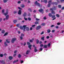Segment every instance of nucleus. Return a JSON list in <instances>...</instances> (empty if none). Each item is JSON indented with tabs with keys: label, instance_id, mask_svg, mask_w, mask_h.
Here are the masks:
<instances>
[{
	"label": "nucleus",
	"instance_id": "31",
	"mask_svg": "<svg viewBox=\"0 0 64 64\" xmlns=\"http://www.w3.org/2000/svg\"><path fill=\"white\" fill-rule=\"evenodd\" d=\"M41 25L43 26H45V24L44 23H42L41 24Z\"/></svg>",
	"mask_w": 64,
	"mask_h": 64
},
{
	"label": "nucleus",
	"instance_id": "7",
	"mask_svg": "<svg viewBox=\"0 0 64 64\" xmlns=\"http://www.w3.org/2000/svg\"><path fill=\"white\" fill-rule=\"evenodd\" d=\"M0 62L1 63L3 64H5V60H0Z\"/></svg>",
	"mask_w": 64,
	"mask_h": 64
},
{
	"label": "nucleus",
	"instance_id": "61",
	"mask_svg": "<svg viewBox=\"0 0 64 64\" xmlns=\"http://www.w3.org/2000/svg\"><path fill=\"white\" fill-rule=\"evenodd\" d=\"M30 0H29L28 1V3H30Z\"/></svg>",
	"mask_w": 64,
	"mask_h": 64
},
{
	"label": "nucleus",
	"instance_id": "3",
	"mask_svg": "<svg viewBox=\"0 0 64 64\" xmlns=\"http://www.w3.org/2000/svg\"><path fill=\"white\" fill-rule=\"evenodd\" d=\"M36 22H35L34 23L35 24H39V22H38L37 21H39L40 20V19L37 18H36Z\"/></svg>",
	"mask_w": 64,
	"mask_h": 64
},
{
	"label": "nucleus",
	"instance_id": "55",
	"mask_svg": "<svg viewBox=\"0 0 64 64\" xmlns=\"http://www.w3.org/2000/svg\"><path fill=\"white\" fill-rule=\"evenodd\" d=\"M20 38L21 40H22V39H23V37H22V36H21L20 37Z\"/></svg>",
	"mask_w": 64,
	"mask_h": 64
},
{
	"label": "nucleus",
	"instance_id": "16",
	"mask_svg": "<svg viewBox=\"0 0 64 64\" xmlns=\"http://www.w3.org/2000/svg\"><path fill=\"white\" fill-rule=\"evenodd\" d=\"M32 45L30 44V45H29L28 46V47L30 49L32 50V48H31V47H32Z\"/></svg>",
	"mask_w": 64,
	"mask_h": 64
},
{
	"label": "nucleus",
	"instance_id": "35",
	"mask_svg": "<svg viewBox=\"0 0 64 64\" xmlns=\"http://www.w3.org/2000/svg\"><path fill=\"white\" fill-rule=\"evenodd\" d=\"M8 12H6L5 13H4V15L5 16H6V15H7V14H8Z\"/></svg>",
	"mask_w": 64,
	"mask_h": 64
},
{
	"label": "nucleus",
	"instance_id": "50",
	"mask_svg": "<svg viewBox=\"0 0 64 64\" xmlns=\"http://www.w3.org/2000/svg\"><path fill=\"white\" fill-rule=\"evenodd\" d=\"M44 31L42 32V33L40 34L41 35H42V34H44Z\"/></svg>",
	"mask_w": 64,
	"mask_h": 64
},
{
	"label": "nucleus",
	"instance_id": "21",
	"mask_svg": "<svg viewBox=\"0 0 64 64\" xmlns=\"http://www.w3.org/2000/svg\"><path fill=\"white\" fill-rule=\"evenodd\" d=\"M5 31L4 30H2V34H4V33H5Z\"/></svg>",
	"mask_w": 64,
	"mask_h": 64
},
{
	"label": "nucleus",
	"instance_id": "25",
	"mask_svg": "<svg viewBox=\"0 0 64 64\" xmlns=\"http://www.w3.org/2000/svg\"><path fill=\"white\" fill-rule=\"evenodd\" d=\"M44 38H45V36H44L42 37L41 38V40H43V41H44Z\"/></svg>",
	"mask_w": 64,
	"mask_h": 64
},
{
	"label": "nucleus",
	"instance_id": "27",
	"mask_svg": "<svg viewBox=\"0 0 64 64\" xmlns=\"http://www.w3.org/2000/svg\"><path fill=\"white\" fill-rule=\"evenodd\" d=\"M17 20H13L14 23H16L17 22Z\"/></svg>",
	"mask_w": 64,
	"mask_h": 64
},
{
	"label": "nucleus",
	"instance_id": "46",
	"mask_svg": "<svg viewBox=\"0 0 64 64\" xmlns=\"http://www.w3.org/2000/svg\"><path fill=\"white\" fill-rule=\"evenodd\" d=\"M43 46V44H41L40 45V47H42Z\"/></svg>",
	"mask_w": 64,
	"mask_h": 64
},
{
	"label": "nucleus",
	"instance_id": "60",
	"mask_svg": "<svg viewBox=\"0 0 64 64\" xmlns=\"http://www.w3.org/2000/svg\"><path fill=\"white\" fill-rule=\"evenodd\" d=\"M30 42H33V41L32 40H30Z\"/></svg>",
	"mask_w": 64,
	"mask_h": 64
},
{
	"label": "nucleus",
	"instance_id": "28",
	"mask_svg": "<svg viewBox=\"0 0 64 64\" xmlns=\"http://www.w3.org/2000/svg\"><path fill=\"white\" fill-rule=\"evenodd\" d=\"M8 1V0H4L3 2L4 3H7V2Z\"/></svg>",
	"mask_w": 64,
	"mask_h": 64
},
{
	"label": "nucleus",
	"instance_id": "36",
	"mask_svg": "<svg viewBox=\"0 0 64 64\" xmlns=\"http://www.w3.org/2000/svg\"><path fill=\"white\" fill-rule=\"evenodd\" d=\"M8 34V33L6 32L4 34V36H6V35H7Z\"/></svg>",
	"mask_w": 64,
	"mask_h": 64
},
{
	"label": "nucleus",
	"instance_id": "40",
	"mask_svg": "<svg viewBox=\"0 0 64 64\" xmlns=\"http://www.w3.org/2000/svg\"><path fill=\"white\" fill-rule=\"evenodd\" d=\"M3 54H0V57H3Z\"/></svg>",
	"mask_w": 64,
	"mask_h": 64
},
{
	"label": "nucleus",
	"instance_id": "4",
	"mask_svg": "<svg viewBox=\"0 0 64 64\" xmlns=\"http://www.w3.org/2000/svg\"><path fill=\"white\" fill-rule=\"evenodd\" d=\"M41 28V26H37L36 28V29L37 30H39Z\"/></svg>",
	"mask_w": 64,
	"mask_h": 64
},
{
	"label": "nucleus",
	"instance_id": "23",
	"mask_svg": "<svg viewBox=\"0 0 64 64\" xmlns=\"http://www.w3.org/2000/svg\"><path fill=\"white\" fill-rule=\"evenodd\" d=\"M43 2H44L46 4L47 3L48 1L47 0H44Z\"/></svg>",
	"mask_w": 64,
	"mask_h": 64
},
{
	"label": "nucleus",
	"instance_id": "34",
	"mask_svg": "<svg viewBox=\"0 0 64 64\" xmlns=\"http://www.w3.org/2000/svg\"><path fill=\"white\" fill-rule=\"evenodd\" d=\"M54 4H55V5H58V3L56 2H54Z\"/></svg>",
	"mask_w": 64,
	"mask_h": 64
},
{
	"label": "nucleus",
	"instance_id": "14",
	"mask_svg": "<svg viewBox=\"0 0 64 64\" xmlns=\"http://www.w3.org/2000/svg\"><path fill=\"white\" fill-rule=\"evenodd\" d=\"M18 14L19 15H21V10H19L18 12Z\"/></svg>",
	"mask_w": 64,
	"mask_h": 64
},
{
	"label": "nucleus",
	"instance_id": "45",
	"mask_svg": "<svg viewBox=\"0 0 64 64\" xmlns=\"http://www.w3.org/2000/svg\"><path fill=\"white\" fill-rule=\"evenodd\" d=\"M21 57V55H20V54H19L18 55V58H20Z\"/></svg>",
	"mask_w": 64,
	"mask_h": 64
},
{
	"label": "nucleus",
	"instance_id": "49",
	"mask_svg": "<svg viewBox=\"0 0 64 64\" xmlns=\"http://www.w3.org/2000/svg\"><path fill=\"white\" fill-rule=\"evenodd\" d=\"M51 45V44H50V43H49L48 44V47H49Z\"/></svg>",
	"mask_w": 64,
	"mask_h": 64
},
{
	"label": "nucleus",
	"instance_id": "64",
	"mask_svg": "<svg viewBox=\"0 0 64 64\" xmlns=\"http://www.w3.org/2000/svg\"><path fill=\"white\" fill-rule=\"evenodd\" d=\"M49 36H47L46 37V39H49Z\"/></svg>",
	"mask_w": 64,
	"mask_h": 64
},
{
	"label": "nucleus",
	"instance_id": "37",
	"mask_svg": "<svg viewBox=\"0 0 64 64\" xmlns=\"http://www.w3.org/2000/svg\"><path fill=\"white\" fill-rule=\"evenodd\" d=\"M24 36V34L22 33L21 34V37H23Z\"/></svg>",
	"mask_w": 64,
	"mask_h": 64
},
{
	"label": "nucleus",
	"instance_id": "18",
	"mask_svg": "<svg viewBox=\"0 0 64 64\" xmlns=\"http://www.w3.org/2000/svg\"><path fill=\"white\" fill-rule=\"evenodd\" d=\"M51 32V30H50L48 29V30H47V32L48 33H49Z\"/></svg>",
	"mask_w": 64,
	"mask_h": 64
},
{
	"label": "nucleus",
	"instance_id": "42",
	"mask_svg": "<svg viewBox=\"0 0 64 64\" xmlns=\"http://www.w3.org/2000/svg\"><path fill=\"white\" fill-rule=\"evenodd\" d=\"M20 29L22 30L23 29V27L22 26H20Z\"/></svg>",
	"mask_w": 64,
	"mask_h": 64
},
{
	"label": "nucleus",
	"instance_id": "51",
	"mask_svg": "<svg viewBox=\"0 0 64 64\" xmlns=\"http://www.w3.org/2000/svg\"><path fill=\"white\" fill-rule=\"evenodd\" d=\"M24 19L26 21H27V18H25V17L24 18Z\"/></svg>",
	"mask_w": 64,
	"mask_h": 64
},
{
	"label": "nucleus",
	"instance_id": "44",
	"mask_svg": "<svg viewBox=\"0 0 64 64\" xmlns=\"http://www.w3.org/2000/svg\"><path fill=\"white\" fill-rule=\"evenodd\" d=\"M28 20H29V21H31V18H28Z\"/></svg>",
	"mask_w": 64,
	"mask_h": 64
},
{
	"label": "nucleus",
	"instance_id": "5",
	"mask_svg": "<svg viewBox=\"0 0 64 64\" xmlns=\"http://www.w3.org/2000/svg\"><path fill=\"white\" fill-rule=\"evenodd\" d=\"M51 17L52 18H54L52 19L53 20H54L56 19V18L55 17V15H52Z\"/></svg>",
	"mask_w": 64,
	"mask_h": 64
},
{
	"label": "nucleus",
	"instance_id": "1",
	"mask_svg": "<svg viewBox=\"0 0 64 64\" xmlns=\"http://www.w3.org/2000/svg\"><path fill=\"white\" fill-rule=\"evenodd\" d=\"M34 6H37L39 7H41L42 6V5L41 4H40L37 1H36L35 2H34Z\"/></svg>",
	"mask_w": 64,
	"mask_h": 64
},
{
	"label": "nucleus",
	"instance_id": "39",
	"mask_svg": "<svg viewBox=\"0 0 64 64\" xmlns=\"http://www.w3.org/2000/svg\"><path fill=\"white\" fill-rule=\"evenodd\" d=\"M56 16L57 17H58V18H59V16H60L58 14H56Z\"/></svg>",
	"mask_w": 64,
	"mask_h": 64
},
{
	"label": "nucleus",
	"instance_id": "38",
	"mask_svg": "<svg viewBox=\"0 0 64 64\" xmlns=\"http://www.w3.org/2000/svg\"><path fill=\"white\" fill-rule=\"evenodd\" d=\"M5 11V10L4 9H3L2 10V13H4Z\"/></svg>",
	"mask_w": 64,
	"mask_h": 64
},
{
	"label": "nucleus",
	"instance_id": "11",
	"mask_svg": "<svg viewBox=\"0 0 64 64\" xmlns=\"http://www.w3.org/2000/svg\"><path fill=\"white\" fill-rule=\"evenodd\" d=\"M20 6L22 8H24L25 7V6L23 4H22L20 5Z\"/></svg>",
	"mask_w": 64,
	"mask_h": 64
},
{
	"label": "nucleus",
	"instance_id": "57",
	"mask_svg": "<svg viewBox=\"0 0 64 64\" xmlns=\"http://www.w3.org/2000/svg\"><path fill=\"white\" fill-rule=\"evenodd\" d=\"M39 43L40 44H42V41H40L39 42Z\"/></svg>",
	"mask_w": 64,
	"mask_h": 64
},
{
	"label": "nucleus",
	"instance_id": "2",
	"mask_svg": "<svg viewBox=\"0 0 64 64\" xmlns=\"http://www.w3.org/2000/svg\"><path fill=\"white\" fill-rule=\"evenodd\" d=\"M48 7H50L51 6V4H52V0H49L48 2Z\"/></svg>",
	"mask_w": 64,
	"mask_h": 64
},
{
	"label": "nucleus",
	"instance_id": "53",
	"mask_svg": "<svg viewBox=\"0 0 64 64\" xmlns=\"http://www.w3.org/2000/svg\"><path fill=\"white\" fill-rule=\"evenodd\" d=\"M56 29H58V28H59V26H56Z\"/></svg>",
	"mask_w": 64,
	"mask_h": 64
},
{
	"label": "nucleus",
	"instance_id": "62",
	"mask_svg": "<svg viewBox=\"0 0 64 64\" xmlns=\"http://www.w3.org/2000/svg\"><path fill=\"white\" fill-rule=\"evenodd\" d=\"M16 54H14L13 55V56H14V57H15V56H16Z\"/></svg>",
	"mask_w": 64,
	"mask_h": 64
},
{
	"label": "nucleus",
	"instance_id": "32",
	"mask_svg": "<svg viewBox=\"0 0 64 64\" xmlns=\"http://www.w3.org/2000/svg\"><path fill=\"white\" fill-rule=\"evenodd\" d=\"M34 51V52H37L38 51V50L36 48H35Z\"/></svg>",
	"mask_w": 64,
	"mask_h": 64
},
{
	"label": "nucleus",
	"instance_id": "47",
	"mask_svg": "<svg viewBox=\"0 0 64 64\" xmlns=\"http://www.w3.org/2000/svg\"><path fill=\"white\" fill-rule=\"evenodd\" d=\"M54 10H57V8L56 7V6H54Z\"/></svg>",
	"mask_w": 64,
	"mask_h": 64
},
{
	"label": "nucleus",
	"instance_id": "15",
	"mask_svg": "<svg viewBox=\"0 0 64 64\" xmlns=\"http://www.w3.org/2000/svg\"><path fill=\"white\" fill-rule=\"evenodd\" d=\"M43 47L44 48H47V45H44Z\"/></svg>",
	"mask_w": 64,
	"mask_h": 64
},
{
	"label": "nucleus",
	"instance_id": "22",
	"mask_svg": "<svg viewBox=\"0 0 64 64\" xmlns=\"http://www.w3.org/2000/svg\"><path fill=\"white\" fill-rule=\"evenodd\" d=\"M4 44L6 46H7V45H8V44H7V42L6 41L4 42Z\"/></svg>",
	"mask_w": 64,
	"mask_h": 64
},
{
	"label": "nucleus",
	"instance_id": "12",
	"mask_svg": "<svg viewBox=\"0 0 64 64\" xmlns=\"http://www.w3.org/2000/svg\"><path fill=\"white\" fill-rule=\"evenodd\" d=\"M30 52V51L29 50H28L26 52V55H28L29 54V52Z\"/></svg>",
	"mask_w": 64,
	"mask_h": 64
},
{
	"label": "nucleus",
	"instance_id": "59",
	"mask_svg": "<svg viewBox=\"0 0 64 64\" xmlns=\"http://www.w3.org/2000/svg\"><path fill=\"white\" fill-rule=\"evenodd\" d=\"M17 52V51L16 50L15 51H14V54H16Z\"/></svg>",
	"mask_w": 64,
	"mask_h": 64
},
{
	"label": "nucleus",
	"instance_id": "9",
	"mask_svg": "<svg viewBox=\"0 0 64 64\" xmlns=\"http://www.w3.org/2000/svg\"><path fill=\"white\" fill-rule=\"evenodd\" d=\"M39 11L40 12H43L44 10H43L42 8H41L39 10Z\"/></svg>",
	"mask_w": 64,
	"mask_h": 64
},
{
	"label": "nucleus",
	"instance_id": "17",
	"mask_svg": "<svg viewBox=\"0 0 64 64\" xmlns=\"http://www.w3.org/2000/svg\"><path fill=\"white\" fill-rule=\"evenodd\" d=\"M9 59L10 60H11L13 59V57L11 56H9Z\"/></svg>",
	"mask_w": 64,
	"mask_h": 64
},
{
	"label": "nucleus",
	"instance_id": "43",
	"mask_svg": "<svg viewBox=\"0 0 64 64\" xmlns=\"http://www.w3.org/2000/svg\"><path fill=\"white\" fill-rule=\"evenodd\" d=\"M52 14H55V12L53 11H52Z\"/></svg>",
	"mask_w": 64,
	"mask_h": 64
},
{
	"label": "nucleus",
	"instance_id": "48",
	"mask_svg": "<svg viewBox=\"0 0 64 64\" xmlns=\"http://www.w3.org/2000/svg\"><path fill=\"white\" fill-rule=\"evenodd\" d=\"M14 14H16L17 13V11H14L13 12Z\"/></svg>",
	"mask_w": 64,
	"mask_h": 64
},
{
	"label": "nucleus",
	"instance_id": "52",
	"mask_svg": "<svg viewBox=\"0 0 64 64\" xmlns=\"http://www.w3.org/2000/svg\"><path fill=\"white\" fill-rule=\"evenodd\" d=\"M39 50H40V51H42V50H43V48H40L39 49Z\"/></svg>",
	"mask_w": 64,
	"mask_h": 64
},
{
	"label": "nucleus",
	"instance_id": "41",
	"mask_svg": "<svg viewBox=\"0 0 64 64\" xmlns=\"http://www.w3.org/2000/svg\"><path fill=\"white\" fill-rule=\"evenodd\" d=\"M48 15L50 17H52V15L50 13H49L48 14Z\"/></svg>",
	"mask_w": 64,
	"mask_h": 64
},
{
	"label": "nucleus",
	"instance_id": "10",
	"mask_svg": "<svg viewBox=\"0 0 64 64\" xmlns=\"http://www.w3.org/2000/svg\"><path fill=\"white\" fill-rule=\"evenodd\" d=\"M9 17V16L8 15L6 16V20H8Z\"/></svg>",
	"mask_w": 64,
	"mask_h": 64
},
{
	"label": "nucleus",
	"instance_id": "56",
	"mask_svg": "<svg viewBox=\"0 0 64 64\" xmlns=\"http://www.w3.org/2000/svg\"><path fill=\"white\" fill-rule=\"evenodd\" d=\"M33 47H34V48L35 49H36V47H35V45H33Z\"/></svg>",
	"mask_w": 64,
	"mask_h": 64
},
{
	"label": "nucleus",
	"instance_id": "29",
	"mask_svg": "<svg viewBox=\"0 0 64 64\" xmlns=\"http://www.w3.org/2000/svg\"><path fill=\"white\" fill-rule=\"evenodd\" d=\"M6 42H7V43H10V41H8V39H6Z\"/></svg>",
	"mask_w": 64,
	"mask_h": 64
},
{
	"label": "nucleus",
	"instance_id": "24",
	"mask_svg": "<svg viewBox=\"0 0 64 64\" xmlns=\"http://www.w3.org/2000/svg\"><path fill=\"white\" fill-rule=\"evenodd\" d=\"M28 10L30 11V12H32V10H31V8H29L28 9Z\"/></svg>",
	"mask_w": 64,
	"mask_h": 64
},
{
	"label": "nucleus",
	"instance_id": "33",
	"mask_svg": "<svg viewBox=\"0 0 64 64\" xmlns=\"http://www.w3.org/2000/svg\"><path fill=\"white\" fill-rule=\"evenodd\" d=\"M27 44L29 46L30 45V43L28 42H27Z\"/></svg>",
	"mask_w": 64,
	"mask_h": 64
},
{
	"label": "nucleus",
	"instance_id": "20",
	"mask_svg": "<svg viewBox=\"0 0 64 64\" xmlns=\"http://www.w3.org/2000/svg\"><path fill=\"white\" fill-rule=\"evenodd\" d=\"M18 61H19V60H14V62H13V63H16V62H18Z\"/></svg>",
	"mask_w": 64,
	"mask_h": 64
},
{
	"label": "nucleus",
	"instance_id": "58",
	"mask_svg": "<svg viewBox=\"0 0 64 64\" xmlns=\"http://www.w3.org/2000/svg\"><path fill=\"white\" fill-rule=\"evenodd\" d=\"M57 2L58 3H60V1L59 0H57Z\"/></svg>",
	"mask_w": 64,
	"mask_h": 64
},
{
	"label": "nucleus",
	"instance_id": "8",
	"mask_svg": "<svg viewBox=\"0 0 64 64\" xmlns=\"http://www.w3.org/2000/svg\"><path fill=\"white\" fill-rule=\"evenodd\" d=\"M26 29L27 31H29V27H26Z\"/></svg>",
	"mask_w": 64,
	"mask_h": 64
},
{
	"label": "nucleus",
	"instance_id": "26",
	"mask_svg": "<svg viewBox=\"0 0 64 64\" xmlns=\"http://www.w3.org/2000/svg\"><path fill=\"white\" fill-rule=\"evenodd\" d=\"M39 40L38 39L36 40V43L38 44H39Z\"/></svg>",
	"mask_w": 64,
	"mask_h": 64
},
{
	"label": "nucleus",
	"instance_id": "19",
	"mask_svg": "<svg viewBox=\"0 0 64 64\" xmlns=\"http://www.w3.org/2000/svg\"><path fill=\"white\" fill-rule=\"evenodd\" d=\"M27 15V14L26 13V12H25L24 13V14H23V16L24 17H25Z\"/></svg>",
	"mask_w": 64,
	"mask_h": 64
},
{
	"label": "nucleus",
	"instance_id": "13",
	"mask_svg": "<svg viewBox=\"0 0 64 64\" xmlns=\"http://www.w3.org/2000/svg\"><path fill=\"white\" fill-rule=\"evenodd\" d=\"M26 25L23 26V27L24 28V29L23 30V31H25V29H26Z\"/></svg>",
	"mask_w": 64,
	"mask_h": 64
},
{
	"label": "nucleus",
	"instance_id": "54",
	"mask_svg": "<svg viewBox=\"0 0 64 64\" xmlns=\"http://www.w3.org/2000/svg\"><path fill=\"white\" fill-rule=\"evenodd\" d=\"M16 27H17L18 28L19 27V24H17V25H16Z\"/></svg>",
	"mask_w": 64,
	"mask_h": 64
},
{
	"label": "nucleus",
	"instance_id": "6",
	"mask_svg": "<svg viewBox=\"0 0 64 64\" xmlns=\"http://www.w3.org/2000/svg\"><path fill=\"white\" fill-rule=\"evenodd\" d=\"M16 40V38H13L12 39V40H11V42L12 43H14V41H15Z\"/></svg>",
	"mask_w": 64,
	"mask_h": 64
},
{
	"label": "nucleus",
	"instance_id": "63",
	"mask_svg": "<svg viewBox=\"0 0 64 64\" xmlns=\"http://www.w3.org/2000/svg\"><path fill=\"white\" fill-rule=\"evenodd\" d=\"M21 3V1H19L18 2V4H20Z\"/></svg>",
	"mask_w": 64,
	"mask_h": 64
},
{
	"label": "nucleus",
	"instance_id": "30",
	"mask_svg": "<svg viewBox=\"0 0 64 64\" xmlns=\"http://www.w3.org/2000/svg\"><path fill=\"white\" fill-rule=\"evenodd\" d=\"M58 7L59 8H61V5L60 4H59L58 6Z\"/></svg>",
	"mask_w": 64,
	"mask_h": 64
}]
</instances>
